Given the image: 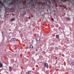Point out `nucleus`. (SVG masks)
<instances>
[{"instance_id": "1", "label": "nucleus", "mask_w": 74, "mask_h": 74, "mask_svg": "<svg viewBox=\"0 0 74 74\" xmlns=\"http://www.w3.org/2000/svg\"><path fill=\"white\" fill-rule=\"evenodd\" d=\"M60 0V1H63V0ZM46 1V4H47L48 3L49 4H51V1L52 3L53 2V0H31V7H34V8L35 7L36 5H38L41 1Z\"/></svg>"}, {"instance_id": "2", "label": "nucleus", "mask_w": 74, "mask_h": 74, "mask_svg": "<svg viewBox=\"0 0 74 74\" xmlns=\"http://www.w3.org/2000/svg\"><path fill=\"white\" fill-rule=\"evenodd\" d=\"M36 40L37 43L40 42V37L38 36H37L36 37Z\"/></svg>"}, {"instance_id": "3", "label": "nucleus", "mask_w": 74, "mask_h": 74, "mask_svg": "<svg viewBox=\"0 0 74 74\" xmlns=\"http://www.w3.org/2000/svg\"><path fill=\"white\" fill-rule=\"evenodd\" d=\"M26 0H16V1L18 3H21V2H22L23 1H25ZM27 1H30L29 3L30 4H31V0H26Z\"/></svg>"}, {"instance_id": "4", "label": "nucleus", "mask_w": 74, "mask_h": 74, "mask_svg": "<svg viewBox=\"0 0 74 74\" xmlns=\"http://www.w3.org/2000/svg\"><path fill=\"white\" fill-rule=\"evenodd\" d=\"M14 3L13 2V1H12L11 3H9V5L10 6V7H12H12H14Z\"/></svg>"}, {"instance_id": "5", "label": "nucleus", "mask_w": 74, "mask_h": 74, "mask_svg": "<svg viewBox=\"0 0 74 74\" xmlns=\"http://www.w3.org/2000/svg\"><path fill=\"white\" fill-rule=\"evenodd\" d=\"M3 5H4V3H3L1 2V1H0V7L1 8H2V7L3 6Z\"/></svg>"}, {"instance_id": "6", "label": "nucleus", "mask_w": 74, "mask_h": 74, "mask_svg": "<svg viewBox=\"0 0 74 74\" xmlns=\"http://www.w3.org/2000/svg\"><path fill=\"white\" fill-rule=\"evenodd\" d=\"M16 38H12L11 40V41H12V42H14L16 41Z\"/></svg>"}, {"instance_id": "7", "label": "nucleus", "mask_w": 74, "mask_h": 74, "mask_svg": "<svg viewBox=\"0 0 74 74\" xmlns=\"http://www.w3.org/2000/svg\"><path fill=\"white\" fill-rule=\"evenodd\" d=\"M44 65L46 67H47V68H48V64L46 62H44Z\"/></svg>"}, {"instance_id": "8", "label": "nucleus", "mask_w": 74, "mask_h": 74, "mask_svg": "<svg viewBox=\"0 0 74 74\" xmlns=\"http://www.w3.org/2000/svg\"><path fill=\"white\" fill-rule=\"evenodd\" d=\"M66 20L67 21H70L71 20L70 19V18L68 17L66 18Z\"/></svg>"}, {"instance_id": "9", "label": "nucleus", "mask_w": 74, "mask_h": 74, "mask_svg": "<svg viewBox=\"0 0 74 74\" xmlns=\"http://www.w3.org/2000/svg\"><path fill=\"white\" fill-rule=\"evenodd\" d=\"M3 67V64L0 62V68H1Z\"/></svg>"}, {"instance_id": "10", "label": "nucleus", "mask_w": 74, "mask_h": 74, "mask_svg": "<svg viewBox=\"0 0 74 74\" xmlns=\"http://www.w3.org/2000/svg\"><path fill=\"white\" fill-rule=\"evenodd\" d=\"M14 8H12V9H11L10 11H11V12H14Z\"/></svg>"}, {"instance_id": "11", "label": "nucleus", "mask_w": 74, "mask_h": 74, "mask_svg": "<svg viewBox=\"0 0 74 74\" xmlns=\"http://www.w3.org/2000/svg\"><path fill=\"white\" fill-rule=\"evenodd\" d=\"M12 71V68L11 66H9V71Z\"/></svg>"}, {"instance_id": "12", "label": "nucleus", "mask_w": 74, "mask_h": 74, "mask_svg": "<svg viewBox=\"0 0 74 74\" xmlns=\"http://www.w3.org/2000/svg\"><path fill=\"white\" fill-rule=\"evenodd\" d=\"M23 14L24 16L26 14V12H24L23 13Z\"/></svg>"}, {"instance_id": "13", "label": "nucleus", "mask_w": 74, "mask_h": 74, "mask_svg": "<svg viewBox=\"0 0 74 74\" xmlns=\"http://www.w3.org/2000/svg\"><path fill=\"white\" fill-rule=\"evenodd\" d=\"M14 19H15L14 18H11L10 19V20H11V21H14Z\"/></svg>"}, {"instance_id": "14", "label": "nucleus", "mask_w": 74, "mask_h": 74, "mask_svg": "<svg viewBox=\"0 0 74 74\" xmlns=\"http://www.w3.org/2000/svg\"><path fill=\"white\" fill-rule=\"evenodd\" d=\"M56 38H59V36L58 35H56Z\"/></svg>"}, {"instance_id": "15", "label": "nucleus", "mask_w": 74, "mask_h": 74, "mask_svg": "<svg viewBox=\"0 0 74 74\" xmlns=\"http://www.w3.org/2000/svg\"><path fill=\"white\" fill-rule=\"evenodd\" d=\"M33 46H32V45H30V46L29 48H33Z\"/></svg>"}, {"instance_id": "16", "label": "nucleus", "mask_w": 74, "mask_h": 74, "mask_svg": "<svg viewBox=\"0 0 74 74\" xmlns=\"http://www.w3.org/2000/svg\"><path fill=\"white\" fill-rule=\"evenodd\" d=\"M71 64L72 65H74V62H71Z\"/></svg>"}, {"instance_id": "17", "label": "nucleus", "mask_w": 74, "mask_h": 74, "mask_svg": "<svg viewBox=\"0 0 74 74\" xmlns=\"http://www.w3.org/2000/svg\"><path fill=\"white\" fill-rule=\"evenodd\" d=\"M29 71H28L26 73V74H29Z\"/></svg>"}, {"instance_id": "18", "label": "nucleus", "mask_w": 74, "mask_h": 74, "mask_svg": "<svg viewBox=\"0 0 74 74\" xmlns=\"http://www.w3.org/2000/svg\"><path fill=\"white\" fill-rule=\"evenodd\" d=\"M52 20L53 22V21H54V19H53V18H52Z\"/></svg>"}, {"instance_id": "19", "label": "nucleus", "mask_w": 74, "mask_h": 74, "mask_svg": "<svg viewBox=\"0 0 74 74\" xmlns=\"http://www.w3.org/2000/svg\"><path fill=\"white\" fill-rule=\"evenodd\" d=\"M1 33L2 34V35L3 36V32H2Z\"/></svg>"}, {"instance_id": "20", "label": "nucleus", "mask_w": 74, "mask_h": 74, "mask_svg": "<svg viewBox=\"0 0 74 74\" xmlns=\"http://www.w3.org/2000/svg\"><path fill=\"white\" fill-rule=\"evenodd\" d=\"M28 18L29 19H30V17H29Z\"/></svg>"}, {"instance_id": "21", "label": "nucleus", "mask_w": 74, "mask_h": 74, "mask_svg": "<svg viewBox=\"0 0 74 74\" xmlns=\"http://www.w3.org/2000/svg\"><path fill=\"white\" fill-rule=\"evenodd\" d=\"M17 45H14V47H15V46H16Z\"/></svg>"}, {"instance_id": "22", "label": "nucleus", "mask_w": 74, "mask_h": 74, "mask_svg": "<svg viewBox=\"0 0 74 74\" xmlns=\"http://www.w3.org/2000/svg\"><path fill=\"white\" fill-rule=\"evenodd\" d=\"M32 43L33 42V40H32Z\"/></svg>"}, {"instance_id": "23", "label": "nucleus", "mask_w": 74, "mask_h": 74, "mask_svg": "<svg viewBox=\"0 0 74 74\" xmlns=\"http://www.w3.org/2000/svg\"><path fill=\"white\" fill-rule=\"evenodd\" d=\"M36 52H37V49H36Z\"/></svg>"}, {"instance_id": "24", "label": "nucleus", "mask_w": 74, "mask_h": 74, "mask_svg": "<svg viewBox=\"0 0 74 74\" xmlns=\"http://www.w3.org/2000/svg\"><path fill=\"white\" fill-rule=\"evenodd\" d=\"M35 30V29H33V30Z\"/></svg>"}, {"instance_id": "25", "label": "nucleus", "mask_w": 74, "mask_h": 74, "mask_svg": "<svg viewBox=\"0 0 74 74\" xmlns=\"http://www.w3.org/2000/svg\"><path fill=\"white\" fill-rule=\"evenodd\" d=\"M56 63H57V62H58V61L57 60H56Z\"/></svg>"}, {"instance_id": "26", "label": "nucleus", "mask_w": 74, "mask_h": 74, "mask_svg": "<svg viewBox=\"0 0 74 74\" xmlns=\"http://www.w3.org/2000/svg\"><path fill=\"white\" fill-rule=\"evenodd\" d=\"M4 1H6V0H4Z\"/></svg>"}, {"instance_id": "27", "label": "nucleus", "mask_w": 74, "mask_h": 74, "mask_svg": "<svg viewBox=\"0 0 74 74\" xmlns=\"http://www.w3.org/2000/svg\"><path fill=\"white\" fill-rule=\"evenodd\" d=\"M1 11V10H0V12Z\"/></svg>"}, {"instance_id": "28", "label": "nucleus", "mask_w": 74, "mask_h": 74, "mask_svg": "<svg viewBox=\"0 0 74 74\" xmlns=\"http://www.w3.org/2000/svg\"><path fill=\"white\" fill-rule=\"evenodd\" d=\"M61 29H63V28H62Z\"/></svg>"}, {"instance_id": "29", "label": "nucleus", "mask_w": 74, "mask_h": 74, "mask_svg": "<svg viewBox=\"0 0 74 74\" xmlns=\"http://www.w3.org/2000/svg\"><path fill=\"white\" fill-rule=\"evenodd\" d=\"M2 22H3V21H2Z\"/></svg>"}]
</instances>
